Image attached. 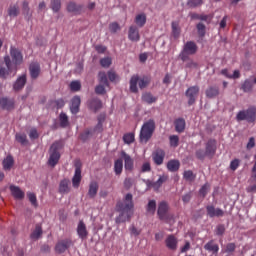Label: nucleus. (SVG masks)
<instances>
[{
	"label": "nucleus",
	"instance_id": "1",
	"mask_svg": "<svg viewBox=\"0 0 256 256\" xmlns=\"http://www.w3.org/2000/svg\"><path fill=\"white\" fill-rule=\"evenodd\" d=\"M133 194L128 193L124 197V201H118L116 203L115 211L119 213L116 217V223H125L126 221H131V215H133Z\"/></svg>",
	"mask_w": 256,
	"mask_h": 256
},
{
	"label": "nucleus",
	"instance_id": "2",
	"mask_svg": "<svg viewBox=\"0 0 256 256\" xmlns=\"http://www.w3.org/2000/svg\"><path fill=\"white\" fill-rule=\"evenodd\" d=\"M4 63L8 69V71H14L17 73V69L19 65L23 64V52L16 48L15 46L10 47V56H4Z\"/></svg>",
	"mask_w": 256,
	"mask_h": 256
},
{
	"label": "nucleus",
	"instance_id": "3",
	"mask_svg": "<svg viewBox=\"0 0 256 256\" xmlns=\"http://www.w3.org/2000/svg\"><path fill=\"white\" fill-rule=\"evenodd\" d=\"M150 83L151 78L149 76L139 77V75L135 74L130 78V91L131 93H139V89H145L149 87Z\"/></svg>",
	"mask_w": 256,
	"mask_h": 256
},
{
	"label": "nucleus",
	"instance_id": "4",
	"mask_svg": "<svg viewBox=\"0 0 256 256\" xmlns=\"http://www.w3.org/2000/svg\"><path fill=\"white\" fill-rule=\"evenodd\" d=\"M155 131V120L150 119L142 125L140 130V141L141 143H147Z\"/></svg>",
	"mask_w": 256,
	"mask_h": 256
},
{
	"label": "nucleus",
	"instance_id": "5",
	"mask_svg": "<svg viewBox=\"0 0 256 256\" xmlns=\"http://www.w3.org/2000/svg\"><path fill=\"white\" fill-rule=\"evenodd\" d=\"M198 50H199V47L197 46V43L193 41H187L184 44L179 54V57L181 61L185 63V61H189V57H191V55H196Z\"/></svg>",
	"mask_w": 256,
	"mask_h": 256
},
{
	"label": "nucleus",
	"instance_id": "6",
	"mask_svg": "<svg viewBox=\"0 0 256 256\" xmlns=\"http://www.w3.org/2000/svg\"><path fill=\"white\" fill-rule=\"evenodd\" d=\"M237 121H247V123H255L256 121V107L250 106L246 110L239 111L236 115Z\"/></svg>",
	"mask_w": 256,
	"mask_h": 256
},
{
	"label": "nucleus",
	"instance_id": "7",
	"mask_svg": "<svg viewBox=\"0 0 256 256\" xmlns=\"http://www.w3.org/2000/svg\"><path fill=\"white\" fill-rule=\"evenodd\" d=\"M59 149H61V142H54L51 145L49 150L50 156L48 159V165H50V167H55L57 163H59V159H61Z\"/></svg>",
	"mask_w": 256,
	"mask_h": 256
},
{
	"label": "nucleus",
	"instance_id": "8",
	"mask_svg": "<svg viewBox=\"0 0 256 256\" xmlns=\"http://www.w3.org/2000/svg\"><path fill=\"white\" fill-rule=\"evenodd\" d=\"M186 97L188 98V105H194L199 96V86H191L185 92Z\"/></svg>",
	"mask_w": 256,
	"mask_h": 256
},
{
	"label": "nucleus",
	"instance_id": "9",
	"mask_svg": "<svg viewBox=\"0 0 256 256\" xmlns=\"http://www.w3.org/2000/svg\"><path fill=\"white\" fill-rule=\"evenodd\" d=\"M169 204L166 201H162L158 205L157 215L161 221L168 219Z\"/></svg>",
	"mask_w": 256,
	"mask_h": 256
},
{
	"label": "nucleus",
	"instance_id": "10",
	"mask_svg": "<svg viewBox=\"0 0 256 256\" xmlns=\"http://www.w3.org/2000/svg\"><path fill=\"white\" fill-rule=\"evenodd\" d=\"M205 152L207 154V157H210V159H212V157H215V153H217V140H208L205 146Z\"/></svg>",
	"mask_w": 256,
	"mask_h": 256
},
{
	"label": "nucleus",
	"instance_id": "11",
	"mask_svg": "<svg viewBox=\"0 0 256 256\" xmlns=\"http://www.w3.org/2000/svg\"><path fill=\"white\" fill-rule=\"evenodd\" d=\"M75 167L76 169L75 174L72 178V185L77 189L79 185H81V161L77 160L75 162Z\"/></svg>",
	"mask_w": 256,
	"mask_h": 256
},
{
	"label": "nucleus",
	"instance_id": "12",
	"mask_svg": "<svg viewBox=\"0 0 256 256\" xmlns=\"http://www.w3.org/2000/svg\"><path fill=\"white\" fill-rule=\"evenodd\" d=\"M71 245H73V241L71 239H64L56 244L55 251L61 255L62 253H65V251L69 249Z\"/></svg>",
	"mask_w": 256,
	"mask_h": 256
},
{
	"label": "nucleus",
	"instance_id": "13",
	"mask_svg": "<svg viewBox=\"0 0 256 256\" xmlns=\"http://www.w3.org/2000/svg\"><path fill=\"white\" fill-rule=\"evenodd\" d=\"M0 107L4 111H13L15 109V100L7 97L0 98Z\"/></svg>",
	"mask_w": 256,
	"mask_h": 256
},
{
	"label": "nucleus",
	"instance_id": "14",
	"mask_svg": "<svg viewBox=\"0 0 256 256\" xmlns=\"http://www.w3.org/2000/svg\"><path fill=\"white\" fill-rule=\"evenodd\" d=\"M206 213L211 219H213V217H223V215H225V212L221 208H215L213 205L206 206Z\"/></svg>",
	"mask_w": 256,
	"mask_h": 256
},
{
	"label": "nucleus",
	"instance_id": "15",
	"mask_svg": "<svg viewBox=\"0 0 256 256\" xmlns=\"http://www.w3.org/2000/svg\"><path fill=\"white\" fill-rule=\"evenodd\" d=\"M152 159L155 165H163V161H165V151L163 149H157L153 152Z\"/></svg>",
	"mask_w": 256,
	"mask_h": 256
},
{
	"label": "nucleus",
	"instance_id": "16",
	"mask_svg": "<svg viewBox=\"0 0 256 256\" xmlns=\"http://www.w3.org/2000/svg\"><path fill=\"white\" fill-rule=\"evenodd\" d=\"M121 157L124 160V167L126 171H133V167L135 165V162L133 161V158L129 156L125 151L121 152Z\"/></svg>",
	"mask_w": 256,
	"mask_h": 256
},
{
	"label": "nucleus",
	"instance_id": "17",
	"mask_svg": "<svg viewBox=\"0 0 256 256\" xmlns=\"http://www.w3.org/2000/svg\"><path fill=\"white\" fill-rule=\"evenodd\" d=\"M166 247L170 249V251H177V245L179 243V240H177V237L175 235L170 234L165 240Z\"/></svg>",
	"mask_w": 256,
	"mask_h": 256
},
{
	"label": "nucleus",
	"instance_id": "18",
	"mask_svg": "<svg viewBox=\"0 0 256 256\" xmlns=\"http://www.w3.org/2000/svg\"><path fill=\"white\" fill-rule=\"evenodd\" d=\"M128 39L134 42H137L141 39V35H139V28L137 26L132 25L129 27Z\"/></svg>",
	"mask_w": 256,
	"mask_h": 256
},
{
	"label": "nucleus",
	"instance_id": "19",
	"mask_svg": "<svg viewBox=\"0 0 256 256\" xmlns=\"http://www.w3.org/2000/svg\"><path fill=\"white\" fill-rule=\"evenodd\" d=\"M77 234L80 239H87L89 232L87 231V226L83 220H80L77 226Z\"/></svg>",
	"mask_w": 256,
	"mask_h": 256
},
{
	"label": "nucleus",
	"instance_id": "20",
	"mask_svg": "<svg viewBox=\"0 0 256 256\" xmlns=\"http://www.w3.org/2000/svg\"><path fill=\"white\" fill-rule=\"evenodd\" d=\"M68 13H74L75 15H81L83 11V5L77 4L75 2H69L67 4Z\"/></svg>",
	"mask_w": 256,
	"mask_h": 256
},
{
	"label": "nucleus",
	"instance_id": "21",
	"mask_svg": "<svg viewBox=\"0 0 256 256\" xmlns=\"http://www.w3.org/2000/svg\"><path fill=\"white\" fill-rule=\"evenodd\" d=\"M31 79H37L41 73V65L38 62H33L29 66Z\"/></svg>",
	"mask_w": 256,
	"mask_h": 256
},
{
	"label": "nucleus",
	"instance_id": "22",
	"mask_svg": "<svg viewBox=\"0 0 256 256\" xmlns=\"http://www.w3.org/2000/svg\"><path fill=\"white\" fill-rule=\"evenodd\" d=\"M79 107H81V97L74 96L71 100L70 111L73 115L79 113Z\"/></svg>",
	"mask_w": 256,
	"mask_h": 256
},
{
	"label": "nucleus",
	"instance_id": "23",
	"mask_svg": "<svg viewBox=\"0 0 256 256\" xmlns=\"http://www.w3.org/2000/svg\"><path fill=\"white\" fill-rule=\"evenodd\" d=\"M26 84H27V75L23 74L17 78V80L13 85V89L14 91H21V89H23V87H25Z\"/></svg>",
	"mask_w": 256,
	"mask_h": 256
},
{
	"label": "nucleus",
	"instance_id": "24",
	"mask_svg": "<svg viewBox=\"0 0 256 256\" xmlns=\"http://www.w3.org/2000/svg\"><path fill=\"white\" fill-rule=\"evenodd\" d=\"M15 165V159L13 156L8 155L4 160L2 161V167L5 171H11Z\"/></svg>",
	"mask_w": 256,
	"mask_h": 256
},
{
	"label": "nucleus",
	"instance_id": "25",
	"mask_svg": "<svg viewBox=\"0 0 256 256\" xmlns=\"http://www.w3.org/2000/svg\"><path fill=\"white\" fill-rule=\"evenodd\" d=\"M204 249L213 255H217V253H219V244L215 243L213 240H210L204 245Z\"/></svg>",
	"mask_w": 256,
	"mask_h": 256
},
{
	"label": "nucleus",
	"instance_id": "26",
	"mask_svg": "<svg viewBox=\"0 0 256 256\" xmlns=\"http://www.w3.org/2000/svg\"><path fill=\"white\" fill-rule=\"evenodd\" d=\"M41 235H43V227L41 224H36L35 229L30 234V239L32 241H38V239H41Z\"/></svg>",
	"mask_w": 256,
	"mask_h": 256
},
{
	"label": "nucleus",
	"instance_id": "27",
	"mask_svg": "<svg viewBox=\"0 0 256 256\" xmlns=\"http://www.w3.org/2000/svg\"><path fill=\"white\" fill-rule=\"evenodd\" d=\"M187 123L184 118H177L174 120V126L176 133H183L185 131Z\"/></svg>",
	"mask_w": 256,
	"mask_h": 256
},
{
	"label": "nucleus",
	"instance_id": "28",
	"mask_svg": "<svg viewBox=\"0 0 256 256\" xmlns=\"http://www.w3.org/2000/svg\"><path fill=\"white\" fill-rule=\"evenodd\" d=\"M134 23H136L138 28L145 27V24L147 23V14L140 13L135 16Z\"/></svg>",
	"mask_w": 256,
	"mask_h": 256
},
{
	"label": "nucleus",
	"instance_id": "29",
	"mask_svg": "<svg viewBox=\"0 0 256 256\" xmlns=\"http://www.w3.org/2000/svg\"><path fill=\"white\" fill-rule=\"evenodd\" d=\"M10 191L15 199H23L25 197V192H23L18 186L11 185Z\"/></svg>",
	"mask_w": 256,
	"mask_h": 256
},
{
	"label": "nucleus",
	"instance_id": "30",
	"mask_svg": "<svg viewBox=\"0 0 256 256\" xmlns=\"http://www.w3.org/2000/svg\"><path fill=\"white\" fill-rule=\"evenodd\" d=\"M99 191V184L97 182H91L89 185L88 196L90 199H95Z\"/></svg>",
	"mask_w": 256,
	"mask_h": 256
},
{
	"label": "nucleus",
	"instance_id": "31",
	"mask_svg": "<svg viewBox=\"0 0 256 256\" xmlns=\"http://www.w3.org/2000/svg\"><path fill=\"white\" fill-rule=\"evenodd\" d=\"M157 96H153L151 92H146L142 94V101L147 103L148 105H152V103H157Z\"/></svg>",
	"mask_w": 256,
	"mask_h": 256
},
{
	"label": "nucleus",
	"instance_id": "32",
	"mask_svg": "<svg viewBox=\"0 0 256 256\" xmlns=\"http://www.w3.org/2000/svg\"><path fill=\"white\" fill-rule=\"evenodd\" d=\"M69 191H71V189L69 188V180L63 179L62 181H60L59 193H61V195H65L69 193Z\"/></svg>",
	"mask_w": 256,
	"mask_h": 256
},
{
	"label": "nucleus",
	"instance_id": "33",
	"mask_svg": "<svg viewBox=\"0 0 256 256\" xmlns=\"http://www.w3.org/2000/svg\"><path fill=\"white\" fill-rule=\"evenodd\" d=\"M179 167H181V162H179V160H169L167 163V169L171 173H175Z\"/></svg>",
	"mask_w": 256,
	"mask_h": 256
},
{
	"label": "nucleus",
	"instance_id": "34",
	"mask_svg": "<svg viewBox=\"0 0 256 256\" xmlns=\"http://www.w3.org/2000/svg\"><path fill=\"white\" fill-rule=\"evenodd\" d=\"M217 96H219V87L210 86L206 90V97H208V99H215V97H217Z\"/></svg>",
	"mask_w": 256,
	"mask_h": 256
},
{
	"label": "nucleus",
	"instance_id": "35",
	"mask_svg": "<svg viewBox=\"0 0 256 256\" xmlns=\"http://www.w3.org/2000/svg\"><path fill=\"white\" fill-rule=\"evenodd\" d=\"M255 82L251 81L250 79H246L242 85H241V89L243 90L244 93H251V91H253V84Z\"/></svg>",
	"mask_w": 256,
	"mask_h": 256
},
{
	"label": "nucleus",
	"instance_id": "36",
	"mask_svg": "<svg viewBox=\"0 0 256 256\" xmlns=\"http://www.w3.org/2000/svg\"><path fill=\"white\" fill-rule=\"evenodd\" d=\"M89 107L92 109V111L97 112L99 109H101V107H103V103L99 100V98H94L90 101Z\"/></svg>",
	"mask_w": 256,
	"mask_h": 256
},
{
	"label": "nucleus",
	"instance_id": "37",
	"mask_svg": "<svg viewBox=\"0 0 256 256\" xmlns=\"http://www.w3.org/2000/svg\"><path fill=\"white\" fill-rule=\"evenodd\" d=\"M20 9H19V5L17 4H12L9 6L8 8V15L9 17L13 18V17H18L19 13H20Z\"/></svg>",
	"mask_w": 256,
	"mask_h": 256
},
{
	"label": "nucleus",
	"instance_id": "38",
	"mask_svg": "<svg viewBox=\"0 0 256 256\" xmlns=\"http://www.w3.org/2000/svg\"><path fill=\"white\" fill-rule=\"evenodd\" d=\"M114 173H115V175H121V173H123V159L115 160Z\"/></svg>",
	"mask_w": 256,
	"mask_h": 256
},
{
	"label": "nucleus",
	"instance_id": "39",
	"mask_svg": "<svg viewBox=\"0 0 256 256\" xmlns=\"http://www.w3.org/2000/svg\"><path fill=\"white\" fill-rule=\"evenodd\" d=\"M107 73L105 71H100L98 73V83L102 85H106V87H109V79H107Z\"/></svg>",
	"mask_w": 256,
	"mask_h": 256
},
{
	"label": "nucleus",
	"instance_id": "40",
	"mask_svg": "<svg viewBox=\"0 0 256 256\" xmlns=\"http://www.w3.org/2000/svg\"><path fill=\"white\" fill-rule=\"evenodd\" d=\"M171 27L174 39H178L179 35H181V28L179 27V22H172Z\"/></svg>",
	"mask_w": 256,
	"mask_h": 256
},
{
	"label": "nucleus",
	"instance_id": "41",
	"mask_svg": "<svg viewBox=\"0 0 256 256\" xmlns=\"http://www.w3.org/2000/svg\"><path fill=\"white\" fill-rule=\"evenodd\" d=\"M59 120H60V127H62L63 129H65V127H69V117L67 116V114L63 112L60 113Z\"/></svg>",
	"mask_w": 256,
	"mask_h": 256
},
{
	"label": "nucleus",
	"instance_id": "42",
	"mask_svg": "<svg viewBox=\"0 0 256 256\" xmlns=\"http://www.w3.org/2000/svg\"><path fill=\"white\" fill-rule=\"evenodd\" d=\"M50 9H52L54 13H59V11H61V0H51Z\"/></svg>",
	"mask_w": 256,
	"mask_h": 256
},
{
	"label": "nucleus",
	"instance_id": "43",
	"mask_svg": "<svg viewBox=\"0 0 256 256\" xmlns=\"http://www.w3.org/2000/svg\"><path fill=\"white\" fill-rule=\"evenodd\" d=\"M112 63H113V60L111 59V57H104V58L100 59V65L104 69H109V67H111Z\"/></svg>",
	"mask_w": 256,
	"mask_h": 256
},
{
	"label": "nucleus",
	"instance_id": "44",
	"mask_svg": "<svg viewBox=\"0 0 256 256\" xmlns=\"http://www.w3.org/2000/svg\"><path fill=\"white\" fill-rule=\"evenodd\" d=\"M123 141L127 145H131V143L135 142V134H133V133H126V134H124Z\"/></svg>",
	"mask_w": 256,
	"mask_h": 256
},
{
	"label": "nucleus",
	"instance_id": "45",
	"mask_svg": "<svg viewBox=\"0 0 256 256\" xmlns=\"http://www.w3.org/2000/svg\"><path fill=\"white\" fill-rule=\"evenodd\" d=\"M183 177L185 181L193 182L195 181V177H197L191 170H186L183 173Z\"/></svg>",
	"mask_w": 256,
	"mask_h": 256
},
{
	"label": "nucleus",
	"instance_id": "46",
	"mask_svg": "<svg viewBox=\"0 0 256 256\" xmlns=\"http://www.w3.org/2000/svg\"><path fill=\"white\" fill-rule=\"evenodd\" d=\"M105 121V116L98 117V123L94 128V132L101 133L103 131V122Z\"/></svg>",
	"mask_w": 256,
	"mask_h": 256
},
{
	"label": "nucleus",
	"instance_id": "47",
	"mask_svg": "<svg viewBox=\"0 0 256 256\" xmlns=\"http://www.w3.org/2000/svg\"><path fill=\"white\" fill-rule=\"evenodd\" d=\"M203 5V0H188L187 6L190 7V9H195L196 7H201Z\"/></svg>",
	"mask_w": 256,
	"mask_h": 256
},
{
	"label": "nucleus",
	"instance_id": "48",
	"mask_svg": "<svg viewBox=\"0 0 256 256\" xmlns=\"http://www.w3.org/2000/svg\"><path fill=\"white\" fill-rule=\"evenodd\" d=\"M106 87H109L105 84H98L96 87H95V93L96 95H105V93H107V90H105Z\"/></svg>",
	"mask_w": 256,
	"mask_h": 256
},
{
	"label": "nucleus",
	"instance_id": "49",
	"mask_svg": "<svg viewBox=\"0 0 256 256\" xmlns=\"http://www.w3.org/2000/svg\"><path fill=\"white\" fill-rule=\"evenodd\" d=\"M169 142H170V147H179V136L177 135H171L169 136Z\"/></svg>",
	"mask_w": 256,
	"mask_h": 256
},
{
	"label": "nucleus",
	"instance_id": "50",
	"mask_svg": "<svg viewBox=\"0 0 256 256\" xmlns=\"http://www.w3.org/2000/svg\"><path fill=\"white\" fill-rule=\"evenodd\" d=\"M107 76H108L109 81H111V83H115V81H117L119 79V75H117L115 70H109L107 72Z\"/></svg>",
	"mask_w": 256,
	"mask_h": 256
},
{
	"label": "nucleus",
	"instance_id": "51",
	"mask_svg": "<svg viewBox=\"0 0 256 256\" xmlns=\"http://www.w3.org/2000/svg\"><path fill=\"white\" fill-rule=\"evenodd\" d=\"M157 209V202L155 200H150L147 205L148 213H155Z\"/></svg>",
	"mask_w": 256,
	"mask_h": 256
},
{
	"label": "nucleus",
	"instance_id": "52",
	"mask_svg": "<svg viewBox=\"0 0 256 256\" xmlns=\"http://www.w3.org/2000/svg\"><path fill=\"white\" fill-rule=\"evenodd\" d=\"M147 185H148V187H151L152 189H154V191H159V189H161V186L163 184H160V182H158V180H157L156 182L148 181Z\"/></svg>",
	"mask_w": 256,
	"mask_h": 256
},
{
	"label": "nucleus",
	"instance_id": "53",
	"mask_svg": "<svg viewBox=\"0 0 256 256\" xmlns=\"http://www.w3.org/2000/svg\"><path fill=\"white\" fill-rule=\"evenodd\" d=\"M147 185H148V187H151L152 189H154V191H159V189H161V186L163 184H160V182H158V180H157L156 182L148 181Z\"/></svg>",
	"mask_w": 256,
	"mask_h": 256
},
{
	"label": "nucleus",
	"instance_id": "54",
	"mask_svg": "<svg viewBox=\"0 0 256 256\" xmlns=\"http://www.w3.org/2000/svg\"><path fill=\"white\" fill-rule=\"evenodd\" d=\"M237 245L233 242L226 244L225 253H235Z\"/></svg>",
	"mask_w": 256,
	"mask_h": 256
},
{
	"label": "nucleus",
	"instance_id": "55",
	"mask_svg": "<svg viewBox=\"0 0 256 256\" xmlns=\"http://www.w3.org/2000/svg\"><path fill=\"white\" fill-rule=\"evenodd\" d=\"M196 29H197V31H198V35H199V37H203L204 35H205V29H206V27H205V24H203V23H198L197 25H196Z\"/></svg>",
	"mask_w": 256,
	"mask_h": 256
},
{
	"label": "nucleus",
	"instance_id": "56",
	"mask_svg": "<svg viewBox=\"0 0 256 256\" xmlns=\"http://www.w3.org/2000/svg\"><path fill=\"white\" fill-rule=\"evenodd\" d=\"M71 91H81V82L79 81H72L70 83Z\"/></svg>",
	"mask_w": 256,
	"mask_h": 256
},
{
	"label": "nucleus",
	"instance_id": "57",
	"mask_svg": "<svg viewBox=\"0 0 256 256\" xmlns=\"http://www.w3.org/2000/svg\"><path fill=\"white\" fill-rule=\"evenodd\" d=\"M196 157L200 161H203L207 157V152L205 150H203V149H198L196 151Z\"/></svg>",
	"mask_w": 256,
	"mask_h": 256
},
{
	"label": "nucleus",
	"instance_id": "58",
	"mask_svg": "<svg viewBox=\"0 0 256 256\" xmlns=\"http://www.w3.org/2000/svg\"><path fill=\"white\" fill-rule=\"evenodd\" d=\"M16 141H18V143H21V145H25V143H27V135L16 134Z\"/></svg>",
	"mask_w": 256,
	"mask_h": 256
},
{
	"label": "nucleus",
	"instance_id": "59",
	"mask_svg": "<svg viewBox=\"0 0 256 256\" xmlns=\"http://www.w3.org/2000/svg\"><path fill=\"white\" fill-rule=\"evenodd\" d=\"M151 172V163L144 162L141 167V173H149Z\"/></svg>",
	"mask_w": 256,
	"mask_h": 256
},
{
	"label": "nucleus",
	"instance_id": "60",
	"mask_svg": "<svg viewBox=\"0 0 256 256\" xmlns=\"http://www.w3.org/2000/svg\"><path fill=\"white\" fill-rule=\"evenodd\" d=\"M29 138L31 140L39 139V132H37V128H32L29 132Z\"/></svg>",
	"mask_w": 256,
	"mask_h": 256
},
{
	"label": "nucleus",
	"instance_id": "61",
	"mask_svg": "<svg viewBox=\"0 0 256 256\" xmlns=\"http://www.w3.org/2000/svg\"><path fill=\"white\" fill-rule=\"evenodd\" d=\"M28 199L30 201V203L34 206L37 207V196L35 195V193H28Z\"/></svg>",
	"mask_w": 256,
	"mask_h": 256
},
{
	"label": "nucleus",
	"instance_id": "62",
	"mask_svg": "<svg viewBox=\"0 0 256 256\" xmlns=\"http://www.w3.org/2000/svg\"><path fill=\"white\" fill-rule=\"evenodd\" d=\"M22 10H23L24 15H29L31 9L29 8V2L27 0L23 1Z\"/></svg>",
	"mask_w": 256,
	"mask_h": 256
},
{
	"label": "nucleus",
	"instance_id": "63",
	"mask_svg": "<svg viewBox=\"0 0 256 256\" xmlns=\"http://www.w3.org/2000/svg\"><path fill=\"white\" fill-rule=\"evenodd\" d=\"M109 29L111 33H117L121 28L117 22H113L109 25Z\"/></svg>",
	"mask_w": 256,
	"mask_h": 256
},
{
	"label": "nucleus",
	"instance_id": "64",
	"mask_svg": "<svg viewBox=\"0 0 256 256\" xmlns=\"http://www.w3.org/2000/svg\"><path fill=\"white\" fill-rule=\"evenodd\" d=\"M239 163H240L239 159L232 160L230 163V169L232 171H237V169L239 168Z\"/></svg>",
	"mask_w": 256,
	"mask_h": 256
}]
</instances>
